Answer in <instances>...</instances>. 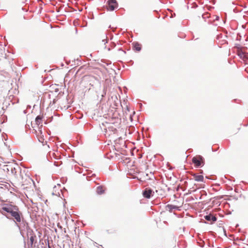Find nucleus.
Segmentation results:
<instances>
[{"label":"nucleus","instance_id":"f257e3e1","mask_svg":"<svg viewBox=\"0 0 248 248\" xmlns=\"http://www.w3.org/2000/svg\"><path fill=\"white\" fill-rule=\"evenodd\" d=\"M102 126L106 136L107 134L109 136L112 133L119 137V139H124L127 133L131 134L135 131V127L134 125H129L128 126L127 125H122V126H119L117 128L110 126L108 128L106 127V125H102Z\"/></svg>","mask_w":248,"mask_h":248},{"label":"nucleus","instance_id":"f03ea898","mask_svg":"<svg viewBox=\"0 0 248 248\" xmlns=\"http://www.w3.org/2000/svg\"><path fill=\"white\" fill-rule=\"evenodd\" d=\"M1 209L10 215L4 214H2V215L5 216L7 219L14 221L16 226L20 229L18 223L21 222L23 215L22 212L19 210L18 207L16 205L4 204Z\"/></svg>","mask_w":248,"mask_h":248},{"label":"nucleus","instance_id":"7ed1b4c3","mask_svg":"<svg viewBox=\"0 0 248 248\" xmlns=\"http://www.w3.org/2000/svg\"><path fill=\"white\" fill-rule=\"evenodd\" d=\"M192 162L196 168H202L205 164L204 157L201 155H197L192 158Z\"/></svg>","mask_w":248,"mask_h":248},{"label":"nucleus","instance_id":"20e7f679","mask_svg":"<svg viewBox=\"0 0 248 248\" xmlns=\"http://www.w3.org/2000/svg\"><path fill=\"white\" fill-rule=\"evenodd\" d=\"M154 194V190L151 187H146L142 191V196L147 199H151Z\"/></svg>","mask_w":248,"mask_h":248},{"label":"nucleus","instance_id":"39448f33","mask_svg":"<svg viewBox=\"0 0 248 248\" xmlns=\"http://www.w3.org/2000/svg\"><path fill=\"white\" fill-rule=\"evenodd\" d=\"M118 4L116 0H108L107 8L108 11H112L118 7Z\"/></svg>","mask_w":248,"mask_h":248},{"label":"nucleus","instance_id":"423d86ee","mask_svg":"<svg viewBox=\"0 0 248 248\" xmlns=\"http://www.w3.org/2000/svg\"><path fill=\"white\" fill-rule=\"evenodd\" d=\"M205 219L210 224L214 223L217 220V217L209 214L204 216Z\"/></svg>","mask_w":248,"mask_h":248},{"label":"nucleus","instance_id":"0eeeda50","mask_svg":"<svg viewBox=\"0 0 248 248\" xmlns=\"http://www.w3.org/2000/svg\"><path fill=\"white\" fill-rule=\"evenodd\" d=\"M165 209L166 210L169 211L171 213L173 210H180V207L173 204H168L166 205Z\"/></svg>","mask_w":248,"mask_h":248},{"label":"nucleus","instance_id":"6e6552de","mask_svg":"<svg viewBox=\"0 0 248 248\" xmlns=\"http://www.w3.org/2000/svg\"><path fill=\"white\" fill-rule=\"evenodd\" d=\"M193 179L197 182H204V177L202 174H198L197 173H194L192 174Z\"/></svg>","mask_w":248,"mask_h":248},{"label":"nucleus","instance_id":"1a4fd4ad","mask_svg":"<svg viewBox=\"0 0 248 248\" xmlns=\"http://www.w3.org/2000/svg\"><path fill=\"white\" fill-rule=\"evenodd\" d=\"M238 55L244 60L248 59V55L243 51L242 49H238L237 51Z\"/></svg>","mask_w":248,"mask_h":248},{"label":"nucleus","instance_id":"9d476101","mask_svg":"<svg viewBox=\"0 0 248 248\" xmlns=\"http://www.w3.org/2000/svg\"><path fill=\"white\" fill-rule=\"evenodd\" d=\"M135 112L134 111L133 112V115H129V121L127 122V123H135L137 122V120H138V117L136 116Z\"/></svg>","mask_w":248,"mask_h":248},{"label":"nucleus","instance_id":"9b49d317","mask_svg":"<svg viewBox=\"0 0 248 248\" xmlns=\"http://www.w3.org/2000/svg\"><path fill=\"white\" fill-rule=\"evenodd\" d=\"M222 198V196H218L214 197L213 199H214V200L212 201V204L214 205H217V206H219L220 205V203L217 201L221 200Z\"/></svg>","mask_w":248,"mask_h":248},{"label":"nucleus","instance_id":"f8f14e48","mask_svg":"<svg viewBox=\"0 0 248 248\" xmlns=\"http://www.w3.org/2000/svg\"><path fill=\"white\" fill-rule=\"evenodd\" d=\"M96 192L98 195H102L105 192V187L103 186L100 185L96 187Z\"/></svg>","mask_w":248,"mask_h":248},{"label":"nucleus","instance_id":"ddd939ff","mask_svg":"<svg viewBox=\"0 0 248 248\" xmlns=\"http://www.w3.org/2000/svg\"><path fill=\"white\" fill-rule=\"evenodd\" d=\"M134 48L137 51H140L141 49V45L138 42H134L132 44Z\"/></svg>","mask_w":248,"mask_h":248},{"label":"nucleus","instance_id":"4468645a","mask_svg":"<svg viewBox=\"0 0 248 248\" xmlns=\"http://www.w3.org/2000/svg\"><path fill=\"white\" fill-rule=\"evenodd\" d=\"M36 236L35 234L34 235H31L30 238H29V240H30V243L28 244V246H29V248L30 247H32V245H33V242L35 240V239L36 238Z\"/></svg>","mask_w":248,"mask_h":248},{"label":"nucleus","instance_id":"2eb2a0df","mask_svg":"<svg viewBox=\"0 0 248 248\" xmlns=\"http://www.w3.org/2000/svg\"><path fill=\"white\" fill-rule=\"evenodd\" d=\"M31 126L33 128V130H32L34 131L35 133L37 132L36 130L35 129V127H37L38 129V130L39 131V132L41 134H42V127H43V124H41V125H35L34 126H33V125H31Z\"/></svg>","mask_w":248,"mask_h":248},{"label":"nucleus","instance_id":"dca6fc26","mask_svg":"<svg viewBox=\"0 0 248 248\" xmlns=\"http://www.w3.org/2000/svg\"><path fill=\"white\" fill-rule=\"evenodd\" d=\"M26 229H27V235L28 236H29V235L31 236V235L35 234L33 230L29 227L27 223Z\"/></svg>","mask_w":248,"mask_h":248},{"label":"nucleus","instance_id":"f3484780","mask_svg":"<svg viewBox=\"0 0 248 248\" xmlns=\"http://www.w3.org/2000/svg\"><path fill=\"white\" fill-rule=\"evenodd\" d=\"M43 116L41 115H39L36 117L35 118V121L37 124H40L43 122L42 119L43 118Z\"/></svg>","mask_w":248,"mask_h":248},{"label":"nucleus","instance_id":"a211bd4d","mask_svg":"<svg viewBox=\"0 0 248 248\" xmlns=\"http://www.w3.org/2000/svg\"><path fill=\"white\" fill-rule=\"evenodd\" d=\"M123 139H119V137H118V138L117 139H116L115 140V144H121V141H122V140Z\"/></svg>","mask_w":248,"mask_h":248},{"label":"nucleus","instance_id":"6ab92c4d","mask_svg":"<svg viewBox=\"0 0 248 248\" xmlns=\"http://www.w3.org/2000/svg\"><path fill=\"white\" fill-rule=\"evenodd\" d=\"M30 125H25V129L26 133H28V130H31Z\"/></svg>","mask_w":248,"mask_h":248},{"label":"nucleus","instance_id":"aec40b11","mask_svg":"<svg viewBox=\"0 0 248 248\" xmlns=\"http://www.w3.org/2000/svg\"><path fill=\"white\" fill-rule=\"evenodd\" d=\"M178 247L180 248H185L186 247V242H184L182 244L178 245Z\"/></svg>","mask_w":248,"mask_h":248},{"label":"nucleus","instance_id":"412c9836","mask_svg":"<svg viewBox=\"0 0 248 248\" xmlns=\"http://www.w3.org/2000/svg\"><path fill=\"white\" fill-rule=\"evenodd\" d=\"M38 140L39 142L42 143L43 145H44L43 143L44 141V139L43 137L38 138Z\"/></svg>","mask_w":248,"mask_h":248},{"label":"nucleus","instance_id":"4be33fe9","mask_svg":"<svg viewBox=\"0 0 248 248\" xmlns=\"http://www.w3.org/2000/svg\"><path fill=\"white\" fill-rule=\"evenodd\" d=\"M11 173L14 174H16V169L15 168H11Z\"/></svg>","mask_w":248,"mask_h":248},{"label":"nucleus","instance_id":"5701e85b","mask_svg":"<svg viewBox=\"0 0 248 248\" xmlns=\"http://www.w3.org/2000/svg\"><path fill=\"white\" fill-rule=\"evenodd\" d=\"M32 203L34 205V208L35 207H36V209H34V211H35V212H37V210H38V207H37V203H34L33 202H32Z\"/></svg>","mask_w":248,"mask_h":248},{"label":"nucleus","instance_id":"b1692460","mask_svg":"<svg viewBox=\"0 0 248 248\" xmlns=\"http://www.w3.org/2000/svg\"><path fill=\"white\" fill-rule=\"evenodd\" d=\"M61 164V163L60 162L55 161L54 162V165L56 167L60 166Z\"/></svg>","mask_w":248,"mask_h":248},{"label":"nucleus","instance_id":"393cba45","mask_svg":"<svg viewBox=\"0 0 248 248\" xmlns=\"http://www.w3.org/2000/svg\"><path fill=\"white\" fill-rule=\"evenodd\" d=\"M229 176L231 178V179H229V180H230L231 181H233V182L235 181V179H234V177H232L230 176Z\"/></svg>","mask_w":248,"mask_h":248},{"label":"nucleus","instance_id":"a878e982","mask_svg":"<svg viewBox=\"0 0 248 248\" xmlns=\"http://www.w3.org/2000/svg\"><path fill=\"white\" fill-rule=\"evenodd\" d=\"M217 149H218V148H217V149L215 148L214 149L213 147H212V150L213 152H216V151H217Z\"/></svg>","mask_w":248,"mask_h":248},{"label":"nucleus","instance_id":"bb28decb","mask_svg":"<svg viewBox=\"0 0 248 248\" xmlns=\"http://www.w3.org/2000/svg\"><path fill=\"white\" fill-rule=\"evenodd\" d=\"M144 130V127H141V132L142 135H143Z\"/></svg>","mask_w":248,"mask_h":248},{"label":"nucleus","instance_id":"cd10ccee","mask_svg":"<svg viewBox=\"0 0 248 248\" xmlns=\"http://www.w3.org/2000/svg\"><path fill=\"white\" fill-rule=\"evenodd\" d=\"M240 127H237V130H236V131H234V134L237 133L238 132V131L239 130H240Z\"/></svg>","mask_w":248,"mask_h":248},{"label":"nucleus","instance_id":"c85d7f7f","mask_svg":"<svg viewBox=\"0 0 248 248\" xmlns=\"http://www.w3.org/2000/svg\"><path fill=\"white\" fill-rule=\"evenodd\" d=\"M191 150H191V149H188V150L186 151V152H189V153H190V152H191Z\"/></svg>","mask_w":248,"mask_h":248},{"label":"nucleus","instance_id":"c756f323","mask_svg":"<svg viewBox=\"0 0 248 248\" xmlns=\"http://www.w3.org/2000/svg\"><path fill=\"white\" fill-rule=\"evenodd\" d=\"M99 128L103 131L102 127L100 124H99Z\"/></svg>","mask_w":248,"mask_h":248},{"label":"nucleus","instance_id":"7c9ffc66","mask_svg":"<svg viewBox=\"0 0 248 248\" xmlns=\"http://www.w3.org/2000/svg\"><path fill=\"white\" fill-rule=\"evenodd\" d=\"M199 172H200V173H201V174H202L203 173V170H200Z\"/></svg>","mask_w":248,"mask_h":248},{"label":"nucleus","instance_id":"2f4dec72","mask_svg":"<svg viewBox=\"0 0 248 248\" xmlns=\"http://www.w3.org/2000/svg\"><path fill=\"white\" fill-rule=\"evenodd\" d=\"M50 131L48 130V131L47 132L48 135H50Z\"/></svg>","mask_w":248,"mask_h":248},{"label":"nucleus","instance_id":"473e14b6","mask_svg":"<svg viewBox=\"0 0 248 248\" xmlns=\"http://www.w3.org/2000/svg\"><path fill=\"white\" fill-rule=\"evenodd\" d=\"M205 178H207V179H210V178H209V177L208 176H205Z\"/></svg>","mask_w":248,"mask_h":248},{"label":"nucleus","instance_id":"72a5a7b5","mask_svg":"<svg viewBox=\"0 0 248 248\" xmlns=\"http://www.w3.org/2000/svg\"><path fill=\"white\" fill-rule=\"evenodd\" d=\"M225 178L226 179H229V178H228V177H227V176H225Z\"/></svg>","mask_w":248,"mask_h":248},{"label":"nucleus","instance_id":"f704fd0d","mask_svg":"<svg viewBox=\"0 0 248 248\" xmlns=\"http://www.w3.org/2000/svg\"><path fill=\"white\" fill-rule=\"evenodd\" d=\"M248 125H247V124L244 125V126H247Z\"/></svg>","mask_w":248,"mask_h":248},{"label":"nucleus","instance_id":"c9c22d12","mask_svg":"<svg viewBox=\"0 0 248 248\" xmlns=\"http://www.w3.org/2000/svg\"><path fill=\"white\" fill-rule=\"evenodd\" d=\"M189 193H191V191L190 190H189Z\"/></svg>","mask_w":248,"mask_h":248},{"label":"nucleus","instance_id":"e433bc0d","mask_svg":"<svg viewBox=\"0 0 248 248\" xmlns=\"http://www.w3.org/2000/svg\"><path fill=\"white\" fill-rule=\"evenodd\" d=\"M47 202V200H46V202H45V203H46Z\"/></svg>","mask_w":248,"mask_h":248},{"label":"nucleus","instance_id":"4c0bfd02","mask_svg":"<svg viewBox=\"0 0 248 248\" xmlns=\"http://www.w3.org/2000/svg\"><path fill=\"white\" fill-rule=\"evenodd\" d=\"M107 232L108 233H109V232H108V230H107Z\"/></svg>","mask_w":248,"mask_h":248},{"label":"nucleus","instance_id":"58836bf2","mask_svg":"<svg viewBox=\"0 0 248 248\" xmlns=\"http://www.w3.org/2000/svg\"><path fill=\"white\" fill-rule=\"evenodd\" d=\"M37 248H39V247H38Z\"/></svg>","mask_w":248,"mask_h":248}]
</instances>
